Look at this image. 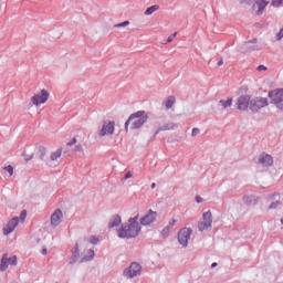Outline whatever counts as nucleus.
I'll return each mask as SVG.
<instances>
[{"instance_id": "1", "label": "nucleus", "mask_w": 283, "mask_h": 283, "mask_svg": "<svg viewBox=\"0 0 283 283\" xmlns=\"http://www.w3.org/2000/svg\"><path fill=\"white\" fill-rule=\"evenodd\" d=\"M149 120V115L145 111H137L136 113L130 114L128 119L125 123V132L130 129H140V127Z\"/></svg>"}, {"instance_id": "2", "label": "nucleus", "mask_w": 283, "mask_h": 283, "mask_svg": "<svg viewBox=\"0 0 283 283\" xmlns=\"http://www.w3.org/2000/svg\"><path fill=\"white\" fill-rule=\"evenodd\" d=\"M140 233V223H138V216L130 218L128 224L122 226L118 230V238H136Z\"/></svg>"}, {"instance_id": "3", "label": "nucleus", "mask_w": 283, "mask_h": 283, "mask_svg": "<svg viewBox=\"0 0 283 283\" xmlns=\"http://www.w3.org/2000/svg\"><path fill=\"white\" fill-rule=\"evenodd\" d=\"M25 218H28V211L23 210L20 213V217H14L12 218L3 228V235H10L19 227V221L20 222H25Z\"/></svg>"}, {"instance_id": "4", "label": "nucleus", "mask_w": 283, "mask_h": 283, "mask_svg": "<svg viewBox=\"0 0 283 283\" xmlns=\"http://www.w3.org/2000/svg\"><path fill=\"white\" fill-rule=\"evenodd\" d=\"M40 158V160H43L45 158V148L41 145H36L34 148L33 147H28L23 151V157L24 160H32V158Z\"/></svg>"}, {"instance_id": "5", "label": "nucleus", "mask_w": 283, "mask_h": 283, "mask_svg": "<svg viewBox=\"0 0 283 283\" xmlns=\"http://www.w3.org/2000/svg\"><path fill=\"white\" fill-rule=\"evenodd\" d=\"M269 98L272 105H275L279 109H283V88H275L269 92Z\"/></svg>"}, {"instance_id": "6", "label": "nucleus", "mask_w": 283, "mask_h": 283, "mask_svg": "<svg viewBox=\"0 0 283 283\" xmlns=\"http://www.w3.org/2000/svg\"><path fill=\"white\" fill-rule=\"evenodd\" d=\"M50 98V93L48 90L43 88L39 94H35L31 97V103L35 107H39V105H43L48 103V99Z\"/></svg>"}, {"instance_id": "7", "label": "nucleus", "mask_w": 283, "mask_h": 283, "mask_svg": "<svg viewBox=\"0 0 283 283\" xmlns=\"http://www.w3.org/2000/svg\"><path fill=\"white\" fill-rule=\"evenodd\" d=\"M268 106H269V99L266 97H255L250 99L251 112H260V109Z\"/></svg>"}, {"instance_id": "8", "label": "nucleus", "mask_w": 283, "mask_h": 283, "mask_svg": "<svg viewBox=\"0 0 283 283\" xmlns=\"http://www.w3.org/2000/svg\"><path fill=\"white\" fill-rule=\"evenodd\" d=\"M193 233V230L191 228H182L178 232V241L181 244V247H187L189 244V240H191V234Z\"/></svg>"}, {"instance_id": "9", "label": "nucleus", "mask_w": 283, "mask_h": 283, "mask_svg": "<svg viewBox=\"0 0 283 283\" xmlns=\"http://www.w3.org/2000/svg\"><path fill=\"white\" fill-rule=\"evenodd\" d=\"M140 273H143V266L136 262H133L129 268L124 270L125 277H138Z\"/></svg>"}, {"instance_id": "10", "label": "nucleus", "mask_w": 283, "mask_h": 283, "mask_svg": "<svg viewBox=\"0 0 283 283\" xmlns=\"http://www.w3.org/2000/svg\"><path fill=\"white\" fill-rule=\"evenodd\" d=\"M116 129V122L114 120H106L103 123V126L98 133V136H112Z\"/></svg>"}, {"instance_id": "11", "label": "nucleus", "mask_w": 283, "mask_h": 283, "mask_svg": "<svg viewBox=\"0 0 283 283\" xmlns=\"http://www.w3.org/2000/svg\"><path fill=\"white\" fill-rule=\"evenodd\" d=\"M211 216V210L203 213L202 220L198 224L199 231H207L208 229H211V224L213 223Z\"/></svg>"}, {"instance_id": "12", "label": "nucleus", "mask_w": 283, "mask_h": 283, "mask_svg": "<svg viewBox=\"0 0 283 283\" xmlns=\"http://www.w3.org/2000/svg\"><path fill=\"white\" fill-rule=\"evenodd\" d=\"M157 219L158 212L149 210L148 213L139 220V222L140 224H143V227H151V224H154V222H156Z\"/></svg>"}, {"instance_id": "13", "label": "nucleus", "mask_w": 283, "mask_h": 283, "mask_svg": "<svg viewBox=\"0 0 283 283\" xmlns=\"http://www.w3.org/2000/svg\"><path fill=\"white\" fill-rule=\"evenodd\" d=\"M251 107V96L241 95L237 101V109L240 112H247Z\"/></svg>"}, {"instance_id": "14", "label": "nucleus", "mask_w": 283, "mask_h": 283, "mask_svg": "<svg viewBox=\"0 0 283 283\" xmlns=\"http://www.w3.org/2000/svg\"><path fill=\"white\" fill-rule=\"evenodd\" d=\"M62 154H63V150L61 148H59L55 151L51 153L49 159L46 160V165L49 167H59V163L61 160Z\"/></svg>"}, {"instance_id": "15", "label": "nucleus", "mask_w": 283, "mask_h": 283, "mask_svg": "<svg viewBox=\"0 0 283 283\" xmlns=\"http://www.w3.org/2000/svg\"><path fill=\"white\" fill-rule=\"evenodd\" d=\"M9 266H17V255L8 258V254H4L1 259L0 271H8Z\"/></svg>"}, {"instance_id": "16", "label": "nucleus", "mask_w": 283, "mask_h": 283, "mask_svg": "<svg viewBox=\"0 0 283 283\" xmlns=\"http://www.w3.org/2000/svg\"><path fill=\"white\" fill-rule=\"evenodd\" d=\"M259 165H262V167H273V156H271L270 154L268 153H262L260 156H259Z\"/></svg>"}, {"instance_id": "17", "label": "nucleus", "mask_w": 283, "mask_h": 283, "mask_svg": "<svg viewBox=\"0 0 283 283\" xmlns=\"http://www.w3.org/2000/svg\"><path fill=\"white\" fill-rule=\"evenodd\" d=\"M266 6H269V1L259 0L253 4L252 9L255 11L258 17H262L264 14V9L266 8Z\"/></svg>"}, {"instance_id": "18", "label": "nucleus", "mask_w": 283, "mask_h": 283, "mask_svg": "<svg viewBox=\"0 0 283 283\" xmlns=\"http://www.w3.org/2000/svg\"><path fill=\"white\" fill-rule=\"evenodd\" d=\"M61 220H63V211H61V209H56L51 216L52 227H59V224H61Z\"/></svg>"}, {"instance_id": "19", "label": "nucleus", "mask_w": 283, "mask_h": 283, "mask_svg": "<svg viewBox=\"0 0 283 283\" xmlns=\"http://www.w3.org/2000/svg\"><path fill=\"white\" fill-rule=\"evenodd\" d=\"M83 140H85V133L80 132L66 145H67V147H72L73 145H76L77 143H83Z\"/></svg>"}, {"instance_id": "20", "label": "nucleus", "mask_w": 283, "mask_h": 283, "mask_svg": "<svg viewBox=\"0 0 283 283\" xmlns=\"http://www.w3.org/2000/svg\"><path fill=\"white\" fill-rule=\"evenodd\" d=\"M123 222V219H120V216L114 214L108 222V229H114L116 227H119Z\"/></svg>"}, {"instance_id": "21", "label": "nucleus", "mask_w": 283, "mask_h": 283, "mask_svg": "<svg viewBox=\"0 0 283 283\" xmlns=\"http://www.w3.org/2000/svg\"><path fill=\"white\" fill-rule=\"evenodd\" d=\"M270 200H274L269 206L270 210L277 209V207H280L282 205V200L280 199V195H272L270 197Z\"/></svg>"}, {"instance_id": "22", "label": "nucleus", "mask_w": 283, "mask_h": 283, "mask_svg": "<svg viewBox=\"0 0 283 283\" xmlns=\"http://www.w3.org/2000/svg\"><path fill=\"white\" fill-rule=\"evenodd\" d=\"M158 10H160V6L154 4V6H151V7H148V8L145 10L144 14H145L146 17H151V14H154V12H158Z\"/></svg>"}, {"instance_id": "23", "label": "nucleus", "mask_w": 283, "mask_h": 283, "mask_svg": "<svg viewBox=\"0 0 283 283\" xmlns=\"http://www.w3.org/2000/svg\"><path fill=\"white\" fill-rule=\"evenodd\" d=\"M176 103V97L174 95H170L167 97V99L164 102L166 109H171Z\"/></svg>"}, {"instance_id": "24", "label": "nucleus", "mask_w": 283, "mask_h": 283, "mask_svg": "<svg viewBox=\"0 0 283 283\" xmlns=\"http://www.w3.org/2000/svg\"><path fill=\"white\" fill-rule=\"evenodd\" d=\"M219 103L223 109H229L233 105V98L228 97L227 99H221Z\"/></svg>"}, {"instance_id": "25", "label": "nucleus", "mask_w": 283, "mask_h": 283, "mask_svg": "<svg viewBox=\"0 0 283 283\" xmlns=\"http://www.w3.org/2000/svg\"><path fill=\"white\" fill-rule=\"evenodd\" d=\"M90 260H94V252L93 250H87L85 255L82 259V262H90Z\"/></svg>"}, {"instance_id": "26", "label": "nucleus", "mask_w": 283, "mask_h": 283, "mask_svg": "<svg viewBox=\"0 0 283 283\" xmlns=\"http://www.w3.org/2000/svg\"><path fill=\"white\" fill-rule=\"evenodd\" d=\"M180 220V216L175 214L169 221L168 224H170V227H176V224H178V221Z\"/></svg>"}, {"instance_id": "27", "label": "nucleus", "mask_w": 283, "mask_h": 283, "mask_svg": "<svg viewBox=\"0 0 283 283\" xmlns=\"http://www.w3.org/2000/svg\"><path fill=\"white\" fill-rule=\"evenodd\" d=\"M4 171H8L9 176H12L14 174V168L9 165L4 167Z\"/></svg>"}, {"instance_id": "28", "label": "nucleus", "mask_w": 283, "mask_h": 283, "mask_svg": "<svg viewBox=\"0 0 283 283\" xmlns=\"http://www.w3.org/2000/svg\"><path fill=\"white\" fill-rule=\"evenodd\" d=\"M170 232H171V230H169V228H164V229L161 230V235H163V238H167Z\"/></svg>"}, {"instance_id": "29", "label": "nucleus", "mask_w": 283, "mask_h": 283, "mask_svg": "<svg viewBox=\"0 0 283 283\" xmlns=\"http://www.w3.org/2000/svg\"><path fill=\"white\" fill-rule=\"evenodd\" d=\"M129 25V21H124L122 23L115 24L114 28H127Z\"/></svg>"}, {"instance_id": "30", "label": "nucleus", "mask_w": 283, "mask_h": 283, "mask_svg": "<svg viewBox=\"0 0 283 283\" xmlns=\"http://www.w3.org/2000/svg\"><path fill=\"white\" fill-rule=\"evenodd\" d=\"M282 3H283V0H274V1H272V6L274 8H280V6H282Z\"/></svg>"}, {"instance_id": "31", "label": "nucleus", "mask_w": 283, "mask_h": 283, "mask_svg": "<svg viewBox=\"0 0 283 283\" xmlns=\"http://www.w3.org/2000/svg\"><path fill=\"white\" fill-rule=\"evenodd\" d=\"M88 242H90L91 244H98V238H96V237H91V238L88 239Z\"/></svg>"}, {"instance_id": "32", "label": "nucleus", "mask_w": 283, "mask_h": 283, "mask_svg": "<svg viewBox=\"0 0 283 283\" xmlns=\"http://www.w3.org/2000/svg\"><path fill=\"white\" fill-rule=\"evenodd\" d=\"M177 34H178V33L175 32L172 35L168 36L167 42H168V43H171V41H174V39H176Z\"/></svg>"}, {"instance_id": "33", "label": "nucleus", "mask_w": 283, "mask_h": 283, "mask_svg": "<svg viewBox=\"0 0 283 283\" xmlns=\"http://www.w3.org/2000/svg\"><path fill=\"white\" fill-rule=\"evenodd\" d=\"M256 70H258V72H266V66L259 65Z\"/></svg>"}, {"instance_id": "34", "label": "nucleus", "mask_w": 283, "mask_h": 283, "mask_svg": "<svg viewBox=\"0 0 283 283\" xmlns=\"http://www.w3.org/2000/svg\"><path fill=\"white\" fill-rule=\"evenodd\" d=\"M134 175L132 174V171H128L126 175H125V180H129V178H132Z\"/></svg>"}, {"instance_id": "35", "label": "nucleus", "mask_w": 283, "mask_h": 283, "mask_svg": "<svg viewBox=\"0 0 283 283\" xmlns=\"http://www.w3.org/2000/svg\"><path fill=\"white\" fill-rule=\"evenodd\" d=\"M200 134V130L198 128L192 129V136H198Z\"/></svg>"}, {"instance_id": "36", "label": "nucleus", "mask_w": 283, "mask_h": 283, "mask_svg": "<svg viewBox=\"0 0 283 283\" xmlns=\"http://www.w3.org/2000/svg\"><path fill=\"white\" fill-rule=\"evenodd\" d=\"M75 151H83V146L82 145L75 146Z\"/></svg>"}, {"instance_id": "37", "label": "nucleus", "mask_w": 283, "mask_h": 283, "mask_svg": "<svg viewBox=\"0 0 283 283\" xmlns=\"http://www.w3.org/2000/svg\"><path fill=\"white\" fill-rule=\"evenodd\" d=\"M167 129H174V126L159 128L158 132H165V130H167Z\"/></svg>"}, {"instance_id": "38", "label": "nucleus", "mask_w": 283, "mask_h": 283, "mask_svg": "<svg viewBox=\"0 0 283 283\" xmlns=\"http://www.w3.org/2000/svg\"><path fill=\"white\" fill-rule=\"evenodd\" d=\"M166 229H168V231H171V229H174V226H171V223H168V224L166 226Z\"/></svg>"}, {"instance_id": "39", "label": "nucleus", "mask_w": 283, "mask_h": 283, "mask_svg": "<svg viewBox=\"0 0 283 283\" xmlns=\"http://www.w3.org/2000/svg\"><path fill=\"white\" fill-rule=\"evenodd\" d=\"M196 200H197L198 203H200V202H202V197L197 196V197H196Z\"/></svg>"}, {"instance_id": "40", "label": "nucleus", "mask_w": 283, "mask_h": 283, "mask_svg": "<svg viewBox=\"0 0 283 283\" xmlns=\"http://www.w3.org/2000/svg\"><path fill=\"white\" fill-rule=\"evenodd\" d=\"M41 253H42L43 255H48V249H45V248L42 249V250H41Z\"/></svg>"}, {"instance_id": "41", "label": "nucleus", "mask_w": 283, "mask_h": 283, "mask_svg": "<svg viewBox=\"0 0 283 283\" xmlns=\"http://www.w3.org/2000/svg\"><path fill=\"white\" fill-rule=\"evenodd\" d=\"M221 65H224V61L222 59L218 62V66L221 67Z\"/></svg>"}, {"instance_id": "42", "label": "nucleus", "mask_w": 283, "mask_h": 283, "mask_svg": "<svg viewBox=\"0 0 283 283\" xmlns=\"http://www.w3.org/2000/svg\"><path fill=\"white\" fill-rule=\"evenodd\" d=\"M216 266H218V263H217V262H214V263L211 264V269H216Z\"/></svg>"}, {"instance_id": "43", "label": "nucleus", "mask_w": 283, "mask_h": 283, "mask_svg": "<svg viewBox=\"0 0 283 283\" xmlns=\"http://www.w3.org/2000/svg\"><path fill=\"white\" fill-rule=\"evenodd\" d=\"M151 189H156V182L151 184Z\"/></svg>"}]
</instances>
